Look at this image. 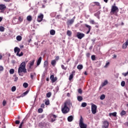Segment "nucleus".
Returning <instances> with one entry per match:
<instances>
[{
	"label": "nucleus",
	"mask_w": 128,
	"mask_h": 128,
	"mask_svg": "<svg viewBox=\"0 0 128 128\" xmlns=\"http://www.w3.org/2000/svg\"><path fill=\"white\" fill-rule=\"evenodd\" d=\"M50 34H51V36H54V34H56V31L54 30H50Z\"/></svg>",
	"instance_id": "24"
},
{
	"label": "nucleus",
	"mask_w": 128,
	"mask_h": 128,
	"mask_svg": "<svg viewBox=\"0 0 128 128\" xmlns=\"http://www.w3.org/2000/svg\"><path fill=\"white\" fill-rule=\"evenodd\" d=\"M72 102H70V100H66L64 103L61 107V110L62 114H68V112H70V108H68V106H70Z\"/></svg>",
	"instance_id": "2"
},
{
	"label": "nucleus",
	"mask_w": 128,
	"mask_h": 128,
	"mask_svg": "<svg viewBox=\"0 0 128 128\" xmlns=\"http://www.w3.org/2000/svg\"><path fill=\"white\" fill-rule=\"evenodd\" d=\"M93 4H94V6H100V2H94Z\"/></svg>",
	"instance_id": "37"
},
{
	"label": "nucleus",
	"mask_w": 128,
	"mask_h": 128,
	"mask_svg": "<svg viewBox=\"0 0 128 128\" xmlns=\"http://www.w3.org/2000/svg\"><path fill=\"white\" fill-rule=\"evenodd\" d=\"M16 86H14L12 88V92H16Z\"/></svg>",
	"instance_id": "42"
},
{
	"label": "nucleus",
	"mask_w": 128,
	"mask_h": 128,
	"mask_svg": "<svg viewBox=\"0 0 128 128\" xmlns=\"http://www.w3.org/2000/svg\"><path fill=\"white\" fill-rule=\"evenodd\" d=\"M26 62H23L20 64L18 68V74L19 76H24L22 72L24 74H26V72H28L26 68Z\"/></svg>",
	"instance_id": "1"
},
{
	"label": "nucleus",
	"mask_w": 128,
	"mask_h": 128,
	"mask_svg": "<svg viewBox=\"0 0 128 128\" xmlns=\"http://www.w3.org/2000/svg\"><path fill=\"white\" fill-rule=\"evenodd\" d=\"M121 86H126V82L122 81L121 82Z\"/></svg>",
	"instance_id": "44"
},
{
	"label": "nucleus",
	"mask_w": 128,
	"mask_h": 128,
	"mask_svg": "<svg viewBox=\"0 0 128 128\" xmlns=\"http://www.w3.org/2000/svg\"><path fill=\"white\" fill-rule=\"evenodd\" d=\"M90 24H94V20H91L90 21Z\"/></svg>",
	"instance_id": "56"
},
{
	"label": "nucleus",
	"mask_w": 128,
	"mask_h": 128,
	"mask_svg": "<svg viewBox=\"0 0 128 128\" xmlns=\"http://www.w3.org/2000/svg\"><path fill=\"white\" fill-rule=\"evenodd\" d=\"M35 60H33L32 61H30L27 65V70L28 72H31L34 70V64Z\"/></svg>",
	"instance_id": "3"
},
{
	"label": "nucleus",
	"mask_w": 128,
	"mask_h": 128,
	"mask_svg": "<svg viewBox=\"0 0 128 128\" xmlns=\"http://www.w3.org/2000/svg\"><path fill=\"white\" fill-rule=\"evenodd\" d=\"M42 20H44V14H40L38 16L37 22H42Z\"/></svg>",
	"instance_id": "7"
},
{
	"label": "nucleus",
	"mask_w": 128,
	"mask_h": 128,
	"mask_svg": "<svg viewBox=\"0 0 128 128\" xmlns=\"http://www.w3.org/2000/svg\"><path fill=\"white\" fill-rule=\"evenodd\" d=\"M85 26H86V28H87L88 29V32H87L86 34H90V30H92V26L90 25H88V24H86Z\"/></svg>",
	"instance_id": "13"
},
{
	"label": "nucleus",
	"mask_w": 128,
	"mask_h": 128,
	"mask_svg": "<svg viewBox=\"0 0 128 128\" xmlns=\"http://www.w3.org/2000/svg\"><path fill=\"white\" fill-rule=\"evenodd\" d=\"M35 74H36V73H34V72L30 73V78H32V80H33V79H34V76Z\"/></svg>",
	"instance_id": "36"
},
{
	"label": "nucleus",
	"mask_w": 128,
	"mask_h": 128,
	"mask_svg": "<svg viewBox=\"0 0 128 128\" xmlns=\"http://www.w3.org/2000/svg\"><path fill=\"white\" fill-rule=\"evenodd\" d=\"M6 100H3L2 102V105H3V106H6Z\"/></svg>",
	"instance_id": "49"
},
{
	"label": "nucleus",
	"mask_w": 128,
	"mask_h": 128,
	"mask_svg": "<svg viewBox=\"0 0 128 128\" xmlns=\"http://www.w3.org/2000/svg\"><path fill=\"white\" fill-rule=\"evenodd\" d=\"M38 126L40 128H44L46 126V124L44 122H41L39 123Z\"/></svg>",
	"instance_id": "20"
},
{
	"label": "nucleus",
	"mask_w": 128,
	"mask_h": 128,
	"mask_svg": "<svg viewBox=\"0 0 128 128\" xmlns=\"http://www.w3.org/2000/svg\"><path fill=\"white\" fill-rule=\"evenodd\" d=\"M83 68H84V66H82V64H79L77 66V68L78 70H82Z\"/></svg>",
	"instance_id": "19"
},
{
	"label": "nucleus",
	"mask_w": 128,
	"mask_h": 128,
	"mask_svg": "<svg viewBox=\"0 0 128 128\" xmlns=\"http://www.w3.org/2000/svg\"><path fill=\"white\" fill-rule=\"evenodd\" d=\"M4 2H10V0H4Z\"/></svg>",
	"instance_id": "61"
},
{
	"label": "nucleus",
	"mask_w": 128,
	"mask_h": 128,
	"mask_svg": "<svg viewBox=\"0 0 128 128\" xmlns=\"http://www.w3.org/2000/svg\"><path fill=\"white\" fill-rule=\"evenodd\" d=\"M108 122L106 120L103 122V125L102 126V128H108Z\"/></svg>",
	"instance_id": "10"
},
{
	"label": "nucleus",
	"mask_w": 128,
	"mask_h": 128,
	"mask_svg": "<svg viewBox=\"0 0 128 128\" xmlns=\"http://www.w3.org/2000/svg\"><path fill=\"white\" fill-rule=\"evenodd\" d=\"M70 60V58H68V59L66 60V62H68Z\"/></svg>",
	"instance_id": "63"
},
{
	"label": "nucleus",
	"mask_w": 128,
	"mask_h": 128,
	"mask_svg": "<svg viewBox=\"0 0 128 128\" xmlns=\"http://www.w3.org/2000/svg\"><path fill=\"white\" fill-rule=\"evenodd\" d=\"M42 56L39 58L37 60L36 66H40V62H42Z\"/></svg>",
	"instance_id": "17"
},
{
	"label": "nucleus",
	"mask_w": 128,
	"mask_h": 128,
	"mask_svg": "<svg viewBox=\"0 0 128 128\" xmlns=\"http://www.w3.org/2000/svg\"><path fill=\"white\" fill-rule=\"evenodd\" d=\"M45 104L46 106H48L50 104V100H46V102H45Z\"/></svg>",
	"instance_id": "43"
},
{
	"label": "nucleus",
	"mask_w": 128,
	"mask_h": 128,
	"mask_svg": "<svg viewBox=\"0 0 128 128\" xmlns=\"http://www.w3.org/2000/svg\"><path fill=\"white\" fill-rule=\"evenodd\" d=\"M50 80H52V82L54 83V82H56L58 78L56 77L54 78V75H51L50 76Z\"/></svg>",
	"instance_id": "9"
},
{
	"label": "nucleus",
	"mask_w": 128,
	"mask_h": 128,
	"mask_svg": "<svg viewBox=\"0 0 128 128\" xmlns=\"http://www.w3.org/2000/svg\"><path fill=\"white\" fill-rule=\"evenodd\" d=\"M78 94H82V90L80 88H79L78 90Z\"/></svg>",
	"instance_id": "48"
},
{
	"label": "nucleus",
	"mask_w": 128,
	"mask_h": 128,
	"mask_svg": "<svg viewBox=\"0 0 128 128\" xmlns=\"http://www.w3.org/2000/svg\"><path fill=\"white\" fill-rule=\"evenodd\" d=\"M6 28L4 26H0V32H4Z\"/></svg>",
	"instance_id": "30"
},
{
	"label": "nucleus",
	"mask_w": 128,
	"mask_h": 128,
	"mask_svg": "<svg viewBox=\"0 0 128 128\" xmlns=\"http://www.w3.org/2000/svg\"><path fill=\"white\" fill-rule=\"evenodd\" d=\"M56 60H52L51 64L53 66H56Z\"/></svg>",
	"instance_id": "27"
},
{
	"label": "nucleus",
	"mask_w": 128,
	"mask_h": 128,
	"mask_svg": "<svg viewBox=\"0 0 128 128\" xmlns=\"http://www.w3.org/2000/svg\"><path fill=\"white\" fill-rule=\"evenodd\" d=\"M86 105H87V104H86V102H82V108H86Z\"/></svg>",
	"instance_id": "41"
},
{
	"label": "nucleus",
	"mask_w": 128,
	"mask_h": 128,
	"mask_svg": "<svg viewBox=\"0 0 128 128\" xmlns=\"http://www.w3.org/2000/svg\"><path fill=\"white\" fill-rule=\"evenodd\" d=\"M74 19L68 20L67 22V24L68 26H70V24H74Z\"/></svg>",
	"instance_id": "14"
},
{
	"label": "nucleus",
	"mask_w": 128,
	"mask_h": 128,
	"mask_svg": "<svg viewBox=\"0 0 128 128\" xmlns=\"http://www.w3.org/2000/svg\"><path fill=\"white\" fill-rule=\"evenodd\" d=\"M86 56L87 58H90V54L87 53Z\"/></svg>",
	"instance_id": "59"
},
{
	"label": "nucleus",
	"mask_w": 128,
	"mask_h": 128,
	"mask_svg": "<svg viewBox=\"0 0 128 128\" xmlns=\"http://www.w3.org/2000/svg\"><path fill=\"white\" fill-rule=\"evenodd\" d=\"M18 20L20 22H22L24 20V18L22 16H20L18 18Z\"/></svg>",
	"instance_id": "47"
},
{
	"label": "nucleus",
	"mask_w": 128,
	"mask_h": 128,
	"mask_svg": "<svg viewBox=\"0 0 128 128\" xmlns=\"http://www.w3.org/2000/svg\"><path fill=\"white\" fill-rule=\"evenodd\" d=\"M128 40H126V42L122 44V48L124 49L126 48H128Z\"/></svg>",
	"instance_id": "16"
},
{
	"label": "nucleus",
	"mask_w": 128,
	"mask_h": 128,
	"mask_svg": "<svg viewBox=\"0 0 128 128\" xmlns=\"http://www.w3.org/2000/svg\"><path fill=\"white\" fill-rule=\"evenodd\" d=\"M126 114V112L124 111V110H122L120 113V116H124Z\"/></svg>",
	"instance_id": "23"
},
{
	"label": "nucleus",
	"mask_w": 128,
	"mask_h": 128,
	"mask_svg": "<svg viewBox=\"0 0 128 128\" xmlns=\"http://www.w3.org/2000/svg\"><path fill=\"white\" fill-rule=\"evenodd\" d=\"M43 112L44 110H42V108H40L38 109V112H39V114H42V112Z\"/></svg>",
	"instance_id": "40"
},
{
	"label": "nucleus",
	"mask_w": 128,
	"mask_h": 128,
	"mask_svg": "<svg viewBox=\"0 0 128 128\" xmlns=\"http://www.w3.org/2000/svg\"><path fill=\"white\" fill-rule=\"evenodd\" d=\"M10 74H14V70L12 68L10 70Z\"/></svg>",
	"instance_id": "34"
},
{
	"label": "nucleus",
	"mask_w": 128,
	"mask_h": 128,
	"mask_svg": "<svg viewBox=\"0 0 128 128\" xmlns=\"http://www.w3.org/2000/svg\"><path fill=\"white\" fill-rule=\"evenodd\" d=\"M26 20L28 22H32V16H27Z\"/></svg>",
	"instance_id": "22"
},
{
	"label": "nucleus",
	"mask_w": 128,
	"mask_h": 128,
	"mask_svg": "<svg viewBox=\"0 0 128 128\" xmlns=\"http://www.w3.org/2000/svg\"><path fill=\"white\" fill-rule=\"evenodd\" d=\"M96 108L97 106L96 104H93L92 105V112L93 114H96Z\"/></svg>",
	"instance_id": "6"
},
{
	"label": "nucleus",
	"mask_w": 128,
	"mask_h": 128,
	"mask_svg": "<svg viewBox=\"0 0 128 128\" xmlns=\"http://www.w3.org/2000/svg\"><path fill=\"white\" fill-rule=\"evenodd\" d=\"M113 58H116V55L114 54V55L113 56Z\"/></svg>",
	"instance_id": "64"
},
{
	"label": "nucleus",
	"mask_w": 128,
	"mask_h": 128,
	"mask_svg": "<svg viewBox=\"0 0 128 128\" xmlns=\"http://www.w3.org/2000/svg\"><path fill=\"white\" fill-rule=\"evenodd\" d=\"M24 119L22 120V122H21L18 128H22V124H24Z\"/></svg>",
	"instance_id": "32"
},
{
	"label": "nucleus",
	"mask_w": 128,
	"mask_h": 128,
	"mask_svg": "<svg viewBox=\"0 0 128 128\" xmlns=\"http://www.w3.org/2000/svg\"><path fill=\"white\" fill-rule=\"evenodd\" d=\"M108 64H110V62H108L107 63H106V64L104 67H105V68L108 67Z\"/></svg>",
	"instance_id": "58"
},
{
	"label": "nucleus",
	"mask_w": 128,
	"mask_h": 128,
	"mask_svg": "<svg viewBox=\"0 0 128 128\" xmlns=\"http://www.w3.org/2000/svg\"><path fill=\"white\" fill-rule=\"evenodd\" d=\"M58 118V116L56 114H52L51 116V122H56V118Z\"/></svg>",
	"instance_id": "11"
},
{
	"label": "nucleus",
	"mask_w": 128,
	"mask_h": 128,
	"mask_svg": "<svg viewBox=\"0 0 128 128\" xmlns=\"http://www.w3.org/2000/svg\"><path fill=\"white\" fill-rule=\"evenodd\" d=\"M109 116H116V112L110 113Z\"/></svg>",
	"instance_id": "25"
},
{
	"label": "nucleus",
	"mask_w": 128,
	"mask_h": 128,
	"mask_svg": "<svg viewBox=\"0 0 128 128\" xmlns=\"http://www.w3.org/2000/svg\"><path fill=\"white\" fill-rule=\"evenodd\" d=\"M48 62L45 61L44 62V68H48Z\"/></svg>",
	"instance_id": "29"
},
{
	"label": "nucleus",
	"mask_w": 128,
	"mask_h": 128,
	"mask_svg": "<svg viewBox=\"0 0 128 128\" xmlns=\"http://www.w3.org/2000/svg\"><path fill=\"white\" fill-rule=\"evenodd\" d=\"M77 100H78V102H82V96H78Z\"/></svg>",
	"instance_id": "26"
},
{
	"label": "nucleus",
	"mask_w": 128,
	"mask_h": 128,
	"mask_svg": "<svg viewBox=\"0 0 128 128\" xmlns=\"http://www.w3.org/2000/svg\"><path fill=\"white\" fill-rule=\"evenodd\" d=\"M122 74L124 76H128V71L126 73H122Z\"/></svg>",
	"instance_id": "51"
},
{
	"label": "nucleus",
	"mask_w": 128,
	"mask_h": 128,
	"mask_svg": "<svg viewBox=\"0 0 128 128\" xmlns=\"http://www.w3.org/2000/svg\"><path fill=\"white\" fill-rule=\"evenodd\" d=\"M17 56H24V53L22 52H21L20 54V53H18V54Z\"/></svg>",
	"instance_id": "53"
},
{
	"label": "nucleus",
	"mask_w": 128,
	"mask_h": 128,
	"mask_svg": "<svg viewBox=\"0 0 128 128\" xmlns=\"http://www.w3.org/2000/svg\"><path fill=\"white\" fill-rule=\"evenodd\" d=\"M72 120H74V117L72 116H70L68 118V122H72Z\"/></svg>",
	"instance_id": "18"
},
{
	"label": "nucleus",
	"mask_w": 128,
	"mask_h": 128,
	"mask_svg": "<svg viewBox=\"0 0 128 128\" xmlns=\"http://www.w3.org/2000/svg\"><path fill=\"white\" fill-rule=\"evenodd\" d=\"M79 126L80 128H88V125L84 123V118H82V116H80V118L79 121Z\"/></svg>",
	"instance_id": "5"
},
{
	"label": "nucleus",
	"mask_w": 128,
	"mask_h": 128,
	"mask_svg": "<svg viewBox=\"0 0 128 128\" xmlns=\"http://www.w3.org/2000/svg\"><path fill=\"white\" fill-rule=\"evenodd\" d=\"M91 58H92V60H96V56L92 55L91 56Z\"/></svg>",
	"instance_id": "46"
},
{
	"label": "nucleus",
	"mask_w": 128,
	"mask_h": 128,
	"mask_svg": "<svg viewBox=\"0 0 128 128\" xmlns=\"http://www.w3.org/2000/svg\"><path fill=\"white\" fill-rule=\"evenodd\" d=\"M124 124H125V126H128V122H125Z\"/></svg>",
	"instance_id": "62"
},
{
	"label": "nucleus",
	"mask_w": 128,
	"mask_h": 128,
	"mask_svg": "<svg viewBox=\"0 0 128 128\" xmlns=\"http://www.w3.org/2000/svg\"><path fill=\"white\" fill-rule=\"evenodd\" d=\"M28 90H26V92H25L24 94H24V96H26V94H28Z\"/></svg>",
	"instance_id": "52"
},
{
	"label": "nucleus",
	"mask_w": 128,
	"mask_h": 128,
	"mask_svg": "<svg viewBox=\"0 0 128 128\" xmlns=\"http://www.w3.org/2000/svg\"><path fill=\"white\" fill-rule=\"evenodd\" d=\"M45 42H46L44 40H43L42 42V44H45Z\"/></svg>",
	"instance_id": "60"
},
{
	"label": "nucleus",
	"mask_w": 128,
	"mask_h": 128,
	"mask_svg": "<svg viewBox=\"0 0 128 128\" xmlns=\"http://www.w3.org/2000/svg\"><path fill=\"white\" fill-rule=\"evenodd\" d=\"M104 98H106V95L103 94L100 96V100H104Z\"/></svg>",
	"instance_id": "33"
},
{
	"label": "nucleus",
	"mask_w": 128,
	"mask_h": 128,
	"mask_svg": "<svg viewBox=\"0 0 128 128\" xmlns=\"http://www.w3.org/2000/svg\"><path fill=\"white\" fill-rule=\"evenodd\" d=\"M14 52H17L16 56H18V54H20V49L18 47H16L14 48Z\"/></svg>",
	"instance_id": "12"
},
{
	"label": "nucleus",
	"mask_w": 128,
	"mask_h": 128,
	"mask_svg": "<svg viewBox=\"0 0 128 128\" xmlns=\"http://www.w3.org/2000/svg\"><path fill=\"white\" fill-rule=\"evenodd\" d=\"M77 38L79 40H82V38H84V34L83 33H81L80 32H78L77 33Z\"/></svg>",
	"instance_id": "8"
},
{
	"label": "nucleus",
	"mask_w": 128,
	"mask_h": 128,
	"mask_svg": "<svg viewBox=\"0 0 128 128\" xmlns=\"http://www.w3.org/2000/svg\"><path fill=\"white\" fill-rule=\"evenodd\" d=\"M20 122L18 120H16L15 121V124H20Z\"/></svg>",
	"instance_id": "50"
},
{
	"label": "nucleus",
	"mask_w": 128,
	"mask_h": 128,
	"mask_svg": "<svg viewBox=\"0 0 128 128\" xmlns=\"http://www.w3.org/2000/svg\"><path fill=\"white\" fill-rule=\"evenodd\" d=\"M40 108H44V104H41Z\"/></svg>",
	"instance_id": "57"
},
{
	"label": "nucleus",
	"mask_w": 128,
	"mask_h": 128,
	"mask_svg": "<svg viewBox=\"0 0 128 128\" xmlns=\"http://www.w3.org/2000/svg\"><path fill=\"white\" fill-rule=\"evenodd\" d=\"M4 70V67L0 66V72H2Z\"/></svg>",
	"instance_id": "54"
},
{
	"label": "nucleus",
	"mask_w": 128,
	"mask_h": 128,
	"mask_svg": "<svg viewBox=\"0 0 128 128\" xmlns=\"http://www.w3.org/2000/svg\"><path fill=\"white\" fill-rule=\"evenodd\" d=\"M108 84V80H106L102 84V86H106Z\"/></svg>",
	"instance_id": "31"
},
{
	"label": "nucleus",
	"mask_w": 128,
	"mask_h": 128,
	"mask_svg": "<svg viewBox=\"0 0 128 128\" xmlns=\"http://www.w3.org/2000/svg\"><path fill=\"white\" fill-rule=\"evenodd\" d=\"M66 34L68 36H72V32L70 30H68L66 32Z\"/></svg>",
	"instance_id": "28"
},
{
	"label": "nucleus",
	"mask_w": 128,
	"mask_h": 128,
	"mask_svg": "<svg viewBox=\"0 0 128 128\" xmlns=\"http://www.w3.org/2000/svg\"><path fill=\"white\" fill-rule=\"evenodd\" d=\"M22 38V36H18L16 38V40H18V42H20Z\"/></svg>",
	"instance_id": "21"
},
{
	"label": "nucleus",
	"mask_w": 128,
	"mask_h": 128,
	"mask_svg": "<svg viewBox=\"0 0 128 128\" xmlns=\"http://www.w3.org/2000/svg\"><path fill=\"white\" fill-rule=\"evenodd\" d=\"M6 8V5L4 4H0V10H5Z\"/></svg>",
	"instance_id": "15"
},
{
	"label": "nucleus",
	"mask_w": 128,
	"mask_h": 128,
	"mask_svg": "<svg viewBox=\"0 0 128 128\" xmlns=\"http://www.w3.org/2000/svg\"><path fill=\"white\" fill-rule=\"evenodd\" d=\"M61 68L64 70H66L68 68V67H65L64 65V64L61 65Z\"/></svg>",
	"instance_id": "35"
},
{
	"label": "nucleus",
	"mask_w": 128,
	"mask_h": 128,
	"mask_svg": "<svg viewBox=\"0 0 128 128\" xmlns=\"http://www.w3.org/2000/svg\"><path fill=\"white\" fill-rule=\"evenodd\" d=\"M74 78V75L72 74H71L69 76V80H72Z\"/></svg>",
	"instance_id": "45"
},
{
	"label": "nucleus",
	"mask_w": 128,
	"mask_h": 128,
	"mask_svg": "<svg viewBox=\"0 0 128 128\" xmlns=\"http://www.w3.org/2000/svg\"><path fill=\"white\" fill-rule=\"evenodd\" d=\"M18 80V78L16 76L14 78V81L17 82Z\"/></svg>",
	"instance_id": "55"
},
{
	"label": "nucleus",
	"mask_w": 128,
	"mask_h": 128,
	"mask_svg": "<svg viewBox=\"0 0 128 128\" xmlns=\"http://www.w3.org/2000/svg\"><path fill=\"white\" fill-rule=\"evenodd\" d=\"M23 86L24 88H28V83H26V82L24 83Z\"/></svg>",
	"instance_id": "39"
},
{
	"label": "nucleus",
	"mask_w": 128,
	"mask_h": 128,
	"mask_svg": "<svg viewBox=\"0 0 128 128\" xmlns=\"http://www.w3.org/2000/svg\"><path fill=\"white\" fill-rule=\"evenodd\" d=\"M51 96H52V92H48V93L46 94L47 98H50Z\"/></svg>",
	"instance_id": "38"
},
{
	"label": "nucleus",
	"mask_w": 128,
	"mask_h": 128,
	"mask_svg": "<svg viewBox=\"0 0 128 128\" xmlns=\"http://www.w3.org/2000/svg\"><path fill=\"white\" fill-rule=\"evenodd\" d=\"M118 12V8L116 6V4H114V5L112 6L110 14H114V13Z\"/></svg>",
	"instance_id": "4"
}]
</instances>
